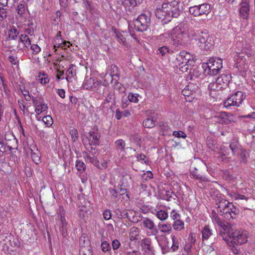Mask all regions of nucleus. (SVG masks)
I'll return each instance as SVG.
<instances>
[{
    "instance_id": "57",
    "label": "nucleus",
    "mask_w": 255,
    "mask_h": 255,
    "mask_svg": "<svg viewBox=\"0 0 255 255\" xmlns=\"http://www.w3.org/2000/svg\"><path fill=\"white\" fill-rule=\"evenodd\" d=\"M101 249L103 252H106L111 250V246L109 243L106 241H104L101 243Z\"/></svg>"
},
{
    "instance_id": "7",
    "label": "nucleus",
    "mask_w": 255,
    "mask_h": 255,
    "mask_svg": "<svg viewBox=\"0 0 255 255\" xmlns=\"http://www.w3.org/2000/svg\"><path fill=\"white\" fill-rule=\"evenodd\" d=\"M189 12L195 17L203 15H208L211 12V6L207 3H204L199 5L190 6Z\"/></svg>"
},
{
    "instance_id": "55",
    "label": "nucleus",
    "mask_w": 255,
    "mask_h": 255,
    "mask_svg": "<svg viewBox=\"0 0 255 255\" xmlns=\"http://www.w3.org/2000/svg\"><path fill=\"white\" fill-rule=\"evenodd\" d=\"M136 158L138 161H140L142 163H144L145 164H148V160L146 158L145 155L143 154H137L136 155Z\"/></svg>"
},
{
    "instance_id": "64",
    "label": "nucleus",
    "mask_w": 255,
    "mask_h": 255,
    "mask_svg": "<svg viewBox=\"0 0 255 255\" xmlns=\"http://www.w3.org/2000/svg\"><path fill=\"white\" fill-rule=\"evenodd\" d=\"M103 217L106 220H110L112 217V213L111 211L109 210H106L103 212Z\"/></svg>"
},
{
    "instance_id": "43",
    "label": "nucleus",
    "mask_w": 255,
    "mask_h": 255,
    "mask_svg": "<svg viewBox=\"0 0 255 255\" xmlns=\"http://www.w3.org/2000/svg\"><path fill=\"white\" fill-rule=\"evenodd\" d=\"M31 156L33 161L36 164H38L41 162L40 153L38 150L36 152L32 151Z\"/></svg>"
},
{
    "instance_id": "32",
    "label": "nucleus",
    "mask_w": 255,
    "mask_h": 255,
    "mask_svg": "<svg viewBox=\"0 0 255 255\" xmlns=\"http://www.w3.org/2000/svg\"><path fill=\"white\" fill-rule=\"evenodd\" d=\"M139 231L137 227H132L130 229L129 232V238L131 241H133L138 239Z\"/></svg>"
},
{
    "instance_id": "40",
    "label": "nucleus",
    "mask_w": 255,
    "mask_h": 255,
    "mask_svg": "<svg viewBox=\"0 0 255 255\" xmlns=\"http://www.w3.org/2000/svg\"><path fill=\"white\" fill-rule=\"evenodd\" d=\"M171 238L172 242V244L171 247V250L173 252L177 251L179 249V240L177 237L174 235H171Z\"/></svg>"
},
{
    "instance_id": "24",
    "label": "nucleus",
    "mask_w": 255,
    "mask_h": 255,
    "mask_svg": "<svg viewBox=\"0 0 255 255\" xmlns=\"http://www.w3.org/2000/svg\"><path fill=\"white\" fill-rule=\"evenodd\" d=\"M27 10V5L24 0H21L18 4L16 8V11L20 17L25 18Z\"/></svg>"
},
{
    "instance_id": "14",
    "label": "nucleus",
    "mask_w": 255,
    "mask_h": 255,
    "mask_svg": "<svg viewBox=\"0 0 255 255\" xmlns=\"http://www.w3.org/2000/svg\"><path fill=\"white\" fill-rule=\"evenodd\" d=\"M80 245L81 248L80 250L79 255H93L91 248L89 246V240L88 238L82 236L80 239Z\"/></svg>"
},
{
    "instance_id": "44",
    "label": "nucleus",
    "mask_w": 255,
    "mask_h": 255,
    "mask_svg": "<svg viewBox=\"0 0 255 255\" xmlns=\"http://www.w3.org/2000/svg\"><path fill=\"white\" fill-rule=\"evenodd\" d=\"M155 121L153 118H147L143 122V126L146 128H151L155 126Z\"/></svg>"
},
{
    "instance_id": "6",
    "label": "nucleus",
    "mask_w": 255,
    "mask_h": 255,
    "mask_svg": "<svg viewBox=\"0 0 255 255\" xmlns=\"http://www.w3.org/2000/svg\"><path fill=\"white\" fill-rule=\"evenodd\" d=\"M198 46L199 48L203 50H211L214 47V41L212 37L209 36L207 30H205L203 32H201L198 39Z\"/></svg>"
},
{
    "instance_id": "50",
    "label": "nucleus",
    "mask_w": 255,
    "mask_h": 255,
    "mask_svg": "<svg viewBox=\"0 0 255 255\" xmlns=\"http://www.w3.org/2000/svg\"><path fill=\"white\" fill-rule=\"evenodd\" d=\"M227 244L231 248L232 252L235 255H238L240 253V250L236 247V245L234 243L229 242V241H225Z\"/></svg>"
},
{
    "instance_id": "37",
    "label": "nucleus",
    "mask_w": 255,
    "mask_h": 255,
    "mask_svg": "<svg viewBox=\"0 0 255 255\" xmlns=\"http://www.w3.org/2000/svg\"><path fill=\"white\" fill-rule=\"evenodd\" d=\"M242 45L243 46L241 49V51L243 53L246 54L248 55H251L252 53V46L250 44L247 43H242V42H239V46Z\"/></svg>"
},
{
    "instance_id": "1",
    "label": "nucleus",
    "mask_w": 255,
    "mask_h": 255,
    "mask_svg": "<svg viewBox=\"0 0 255 255\" xmlns=\"http://www.w3.org/2000/svg\"><path fill=\"white\" fill-rule=\"evenodd\" d=\"M181 11L180 1L173 0L163 3L161 7L156 9L155 14L158 18L169 21L172 17H178Z\"/></svg>"
},
{
    "instance_id": "21",
    "label": "nucleus",
    "mask_w": 255,
    "mask_h": 255,
    "mask_svg": "<svg viewBox=\"0 0 255 255\" xmlns=\"http://www.w3.org/2000/svg\"><path fill=\"white\" fill-rule=\"evenodd\" d=\"M231 80V76L230 74H222L216 79V81L222 90L227 87Z\"/></svg>"
},
{
    "instance_id": "22",
    "label": "nucleus",
    "mask_w": 255,
    "mask_h": 255,
    "mask_svg": "<svg viewBox=\"0 0 255 255\" xmlns=\"http://www.w3.org/2000/svg\"><path fill=\"white\" fill-rule=\"evenodd\" d=\"M117 3L124 6L126 10L130 11L131 8L140 3L142 0H116Z\"/></svg>"
},
{
    "instance_id": "51",
    "label": "nucleus",
    "mask_w": 255,
    "mask_h": 255,
    "mask_svg": "<svg viewBox=\"0 0 255 255\" xmlns=\"http://www.w3.org/2000/svg\"><path fill=\"white\" fill-rule=\"evenodd\" d=\"M229 195L231 196V197L234 200H243L245 199L247 200V198L245 197V196L243 195H241L240 194H238L236 192H231L229 194Z\"/></svg>"
},
{
    "instance_id": "33",
    "label": "nucleus",
    "mask_w": 255,
    "mask_h": 255,
    "mask_svg": "<svg viewBox=\"0 0 255 255\" xmlns=\"http://www.w3.org/2000/svg\"><path fill=\"white\" fill-rule=\"evenodd\" d=\"M89 212V207L82 206L79 207V209L78 211V214L80 218L85 219L87 217L88 214Z\"/></svg>"
},
{
    "instance_id": "29",
    "label": "nucleus",
    "mask_w": 255,
    "mask_h": 255,
    "mask_svg": "<svg viewBox=\"0 0 255 255\" xmlns=\"http://www.w3.org/2000/svg\"><path fill=\"white\" fill-rule=\"evenodd\" d=\"M231 203L225 199H221L218 201L217 203L218 211H220L224 214V211H226L229 208L228 206L230 205Z\"/></svg>"
},
{
    "instance_id": "47",
    "label": "nucleus",
    "mask_w": 255,
    "mask_h": 255,
    "mask_svg": "<svg viewBox=\"0 0 255 255\" xmlns=\"http://www.w3.org/2000/svg\"><path fill=\"white\" fill-rule=\"evenodd\" d=\"M139 95L138 94L129 93L128 95V98L129 102L137 103L139 101Z\"/></svg>"
},
{
    "instance_id": "56",
    "label": "nucleus",
    "mask_w": 255,
    "mask_h": 255,
    "mask_svg": "<svg viewBox=\"0 0 255 255\" xmlns=\"http://www.w3.org/2000/svg\"><path fill=\"white\" fill-rule=\"evenodd\" d=\"M18 34V32L16 28H13L11 29L9 31V37L11 39L14 40L17 37Z\"/></svg>"
},
{
    "instance_id": "11",
    "label": "nucleus",
    "mask_w": 255,
    "mask_h": 255,
    "mask_svg": "<svg viewBox=\"0 0 255 255\" xmlns=\"http://www.w3.org/2000/svg\"><path fill=\"white\" fill-rule=\"evenodd\" d=\"M198 87L193 84H190L186 86L182 91V94L185 97L187 102H191L195 97Z\"/></svg>"
},
{
    "instance_id": "17",
    "label": "nucleus",
    "mask_w": 255,
    "mask_h": 255,
    "mask_svg": "<svg viewBox=\"0 0 255 255\" xmlns=\"http://www.w3.org/2000/svg\"><path fill=\"white\" fill-rule=\"evenodd\" d=\"M59 217V230L63 236H65L67 228V222L65 219V212L62 208H60L58 212Z\"/></svg>"
},
{
    "instance_id": "58",
    "label": "nucleus",
    "mask_w": 255,
    "mask_h": 255,
    "mask_svg": "<svg viewBox=\"0 0 255 255\" xmlns=\"http://www.w3.org/2000/svg\"><path fill=\"white\" fill-rule=\"evenodd\" d=\"M173 135H174L175 137H178V138H185L186 137V134L181 130L179 131H174L173 132Z\"/></svg>"
},
{
    "instance_id": "52",
    "label": "nucleus",
    "mask_w": 255,
    "mask_h": 255,
    "mask_svg": "<svg viewBox=\"0 0 255 255\" xmlns=\"http://www.w3.org/2000/svg\"><path fill=\"white\" fill-rule=\"evenodd\" d=\"M73 66V65H72V66L69 67V69L67 70L66 73V79L67 80V81H69L70 79L73 78L74 76L75 75V72L72 68Z\"/></svg>"
},
{
    "instance_id": "59",
    "label": "nucleus",
    "mask_w": 255,
    "mask_h": 255,
    "mask_svg": "<svg viewBox=\"0 0 255 255\" xmlns=\"http://www.w3.org/2000/svg\"><path fill=\"white\" fill-rule=\"evenodd\" d=\"M8 60L11 64H17L19 62L17 57L14 54L9 55L8 56Z\"/></svg>"
},
{
    "instance_id": "42",
    "label": "nucleus",
    "mask_w": 255,
    "mask_h": 255,
    "mask_svg": "<svg viewBox=\"0 0 255 255\" xmlns=\"http://www.w3.org/2000/svg\"><path fill=\"white\" fill-rule=\"evenodd\" d=\"M173 228L175 230L181 231L184 228V223L180 220H177L174 222Z\"/></svg>"
},
{
    "instance_id": "60",
    "label": "nucleus",
    "mask_w": 255,
    "mask_h": 255,
    "mask_svg": "<svg viewBox=\"0 0 255 255\" xmlns=\"http://www.w3.org/2000/svg\"><path fill=\"white\" fill-rule=\"evenodd\" d=\"M29 47L32 52L35 54L39 53L41 51V48L37 44H31Z\"/></svg>"
},
{
    "instance_id": "18",
    "label": "nucleus",
    "mask_w": 255,
    "mask_h": 255,
    "mask_svg": "<svg viewBox=\"0 0 255 255\" xmlns=\"http://www.w3.org/2000/svg\"><path fill=\"white\" fill-rule=\"evenodd\" d=\"M182 27L184 30H185V35L187 37L188 42L191 40L196 39L197 36L198 35L199 37L201 35V32H204V31L200 30L195 31L193 27H189L187 25L185 27Z\"/></svg>"
},
{
    "instance_id": "5",
    "label": "nucleus",
    "mask_w": 255,
    "mask_h": 255,
    "mask_svg": "<svg viewBox=\"0 0 255 255\" xmlns=\"http://www.w3.org/2000/svg\"><path fill=\"white\" fill-rule=\"evenodd\" d=\"M172 39L176 46L185 45L189 43L185 30L181 26L174 27L172 33Z\"/></svg>"
},
{
    "instance_id": "3",
    "label": "nucleus",
    "mask_w": 255,
    "mask_h": 255,
    "mask_svg": "<svg viewBox=\"0 0 255 255\" xmlns=\"http://www.w3.org/2000/svg\"><path fill=\"white\" fill-rule=\"evenodd\" d=\"M150 23V14L149 12H145L140 14L133 21L134 28L140 32L147 30Z\"/></svg>"
},
{
    "instance_id": "49",
    "label": "nucleus",
    "mask_w": 255,
    "mask_h": 255,
    "mask_svg": "<svg viewBox=\"0 0 255 255\" xmlns=\"http://www.w3.org/2000/svg\"><path fill=\"white\" fill-rule=\"evenodd\" d=\"M169 51V49L167 46H162L158 48L156 50V54L157 55L163 56L165 55L166 53H168Z\"/></svg>"
},
{
    "instance_id": "9",
    "label": "nucleus",
    "mask_w": 255,
    "mask_h": 255,
    "mask_svg": "<svg viewBox=\"0 0 255 255\" xmlns=\"http://www.w3.org/2000/svg\"><path fill=\"white\" fill-rule=\"evenodd\" d=\"M33 106L35 108V112L36 113V119L40 121H41V117L39 116L40 114L47 112L48 110L47 104L43 100L39 99H33Z\"/></svg>"
},
{
    "instance_id": "2",
    "label": "nucleus",
    "mask_w": 255,
    "mask_h": 255,
    "mask_svg": "<svg viewBox=\"0 0 255 255\" xmlns=\"http://www.w3.org/2000/svg\"><path fill=\"white\" fill-rule=\"evenodd\" d=\"M225 241L234 243L236 245H242L248 241V233L243 230H235L230 226L225 233Z\"/></svg>"
},
{
    "instance_id": "25",
    "label": "nucleus",
    "mask_w": 255,
    "mask_h": 255,
    "mask_svg": "<svg viewBox=\"0 0 255 255\" xmlns=\"http://www.w3.org/2000/svg\"><path fill=\"white\" fill-rule=\"evenodd\" d=\"M229 208L226 211H224L225 213V217L226 218H231L232 219L235 218V216L238 214L239 213V211L238 209L235 207L232 203H231Z\"/></svg>"
},
{
    "instance_id": "23",
    "label": "nucleus",
    "mask_w": 255,
    "mask_h": 255,
    "mask_svg": "<svg viewBox=\"0 0 255 255\" xmlns=\"http://www.w3.org/2000/svg\"><path fill=\"white\" fill-rule=\"evenodd\" d=\"M30 45L31 41L29 37L25 34L21 35L17 48L19 49H22L24 47H29Z\"/></svg>"
},
{
    "instance_id": "36",
    "label": "nucleus",
    "mask_w": 255,
    "mask_h": 255,
    "mask_svg": "<svg viewBox=\"0 0 255 255\" xmlns=\"http://www.w3.org/2000/svg\"><path fill=\"white\" fill-rule=\"evenodd\" d=\"M71 45V44L69 41L61 40L60 42H56L53 46V49L54 52H56L57 50L56 47H61L62 48L66 49L67 47H69Z\"/></svg>"
},
{
    "instance_id": "27",
    "label": "nucleus",
    "mask_w": 255,
    "mask_h": 255,
    "mask_svg": "<svg viewBox=\"0 0 255 255\" xmlns=\"http://www.w3.org/2000/svg\"><path fill=\"white\" fill-rule=\"evenodd\" d=\"M151 213L155 214L156 217L161 221L166 220L168 217V214L165 210L157 211L155 209H153L151 210Z\"/></svg>"
},
{
    "instance_id": "45",
    "label": "nucleus",
    "mask_w": 255,
    "mask_h": 255,
    "mask_svg": "<svg viewBox=\"0 0 255 255\" xmlns=\"http://www.w3.org/2000/svg\"><path fill=\"white\" fill-rule=\"evenodd\" d=\"M75 167L77 170L80 172H83L86 169L85 163L80 160H77L76 161Z\"/></svg>"
},
{
    "instance_id": "30",
    "label": "nucleus",
    "mask_w": 255,
    "mask_h": 255,
    "mask_svg": "<svg viewBox=\"0 0 255 255\" xmlns=\"http://www.w3.org/2000/svg\"><path fill=\"white\" fill-rule=\"evenodd\" d=\"M213 231L208 225L205 226L202 231V238L203 241L207 240L212 235Z\"/></svg>"
},
{
    "instance_id": "16",
    "label": "nucleus",
    "mask_w": 255,
    "mask_h": 255,
    "mask_svg": "<svg viewBox=\"0 0 255 255\" xmlns=\"http://www.w3.org/2000/svg\"><path fill=\"white\" fill-rule=\"evenodd\" d=\"M142 251L145 255H154L153 247L151 246V239L148 238L143 239L141 241Z\"/></svg>"
},
{
    "instance_id": "35",
    "label": "nucleus",
    "mask_w": 255,
    "mask_h": 255,
    "mask_svg": "<svg viewBox=\"0 0 255 255\" xmlns=\"http://www.w3.org/2000/svg\"><path fill=\"white\" fill-rule=\"evenodd\" d=\"M208 89L210 91V95L213 97H215V91H218L221 90L222 89L219 87V86L215 81L210 83L208 85Z\"/></svg>"
},
{
    "instance_id": "12",
    "label": "nucleus",
    "mask_w": 255,
    "mask_h": 255,
    "mask_svg": "<svg viewBox=\"0 0 255 255\" xmlns=\"http://www.w3.org/2000/svg\"><path fill=\"white\" fill-rule=\"evenodd\" d=\"M112 30L115 34V37L118 39L119 42L123 43V44L126 47L129 48L130 45L128 42V41L130 40L131 38L135 39L133 35L132 34H127L126 35L122 34L121 32H118L116 28L115 27L112 28Z\"/></svg>"
},
{
    "instance_id": "63",
    "label": "nucleus",
    "mask_w": 255,
    "mask_h": 255,
    "mask_svg": "<svg viewBox=\"0 0 255 255\" xmlns=\"http://www.w3.org/2000/svg\"><path fill=\"white\" fill-rule=\"evenodd\" d=\"M220 154V158L222 162H227L229 161V158L227 156V153L226 152H222Z\"/></svg>"
},
{
    "instance_id": "10",
    "label": "nucleus",
    "mask_w": 255,
    "mask_h": 255,
    "mask_svg": "<svg viewBox=\"0 0 255 255\" xmlns=\"http://www.w3.org/2000/svg\"><path fill=\"white\" fill-rule=\"evenodd\" d=\"M176 60L180 64H192L197 62V58L190 53L182 51L177 56Z\"/></svg>"
},
{
    "instance_id": "46",
    "label": "nucleus",
    "mask_w": 255,
    "mask_h": 255,
    "mask_svg": "<svg viewBox=\"0 0 255 255\" xmlns=\"http://www.w3.org/2000/svg\"><path fill=\"white\" fill-rule=\"evenodd\" d=\"M115 213L116 214L117 217L119 219H123L128 217V212L123 210H121L120 209H117Z\"/></svg>"
},
{
    "instance_id": "28",
    "label": "nucleus",
    "mask_w": 255,
    "mask_h": 255,
    "mask_svg": "<svg viewBox=\"0 0 255 255\" xmlns=\"http://www.w3.org/2000/svg\"><path fill=\"white\" fill-rule=\"evenodd\" d=\"M97 85V81L94 78H90L84 81L83 87L84 89L92 90L95 88Z\"/></svg>"
},
{
    "instance_id": "38",
    "label": "nucleus",
    "mask_w": 255,
    "mask_h": 255,
    "mask_svg": "<svg viewBox=\"0 0 255 255\" xmlns=\"http://www.w3.org/2000/svg\"><path fill=\"white\" fill-rule=\"evenodd\" d=\"M44 124L45 127L49 128L53 124V119L50 115L44 116L42 118H41V121Z\"/></svg>"
},
{
    "instance_id": "8",
    "label": "nucleus",
    "mask_w": 255,
    "mask_h": 255,
    "mask_svg": "<svg viewBox=\"0 0 255 255\" xmlns=\"http://www.w3.org/2000/svg\"><path fill=\"white\" fill-rule=\"evenodd\" d=\"M142 225L146 229L150 231L149 236H155V240L159 243V237L157 236L158 233V230L156 228L153 221L148 218H143L142 220Z\"/></svg>"
},
{
    "instance_id": "20",
    "label": "nucleus",
    "mask_w": 255,
    "mask_h": 255,
    "mask_svg": "<svg viewBox=\"0 0 255 255\" xmlns=\"http://www.w3.org/2000/svg\"><path fill=\"white\" fill-rule=\"evenodd\" d=\"M205 72L212 76L217 75L222 69V65H202Z\"/></svg>"
},
{
    "instance_id": "41",
    "label": "nucleus",
    "mask_w": 255,
    "mask_h": 255,
    "mask_svg": "<svg viewBox=\"0 0 255 255\" xmlns=\"http://www.w3.org/2000/svg\"><path fill=\"white\" fill-rule=\"evenodd\" d=\"M223 64V60L222 58L212 56L208 59L207 62L203 64Z\"/></svg>"
},
{
    "instance_id": "31",
    "label": "nucleus",
    "mask_w": 255,
    "mask_h": 255,
    "mask_svg": "<svg viewBox=\"0 0 255 255\" xmlns=\"http://www.w3.org/2000/svg\"><path fill=\"white\" fill-rule=\"evenodd\" d=\"M157 227L158 230L163 233L169 234L172 230V226L170 223H159Z\"/></svg>"
},
{
    "instance_id": "15",
    "label": "nucleus",
    "mask_w": 255,
    "mask_h": 255,
    "mask_svg": "<svg viewBox=\"0 0 255 255\" xmlns=\"http://www.w3.org/2000/svg\"><path fill=\"white\" fill-rule=\"evenodd\" d=\"M250 10V0H241L239 5V13L240 16L243 19H247Z\"/></svg>"
},
{
    "instance_id": "61",
    "label": "nucleus",
    "mask_w": 255,
    "mask_h": 255,
    "mask_svg": "<svg viewBox=\"0 0 255 255\" xmlns=\"http://www.w3.org/2000/svg\"><path fill=\"white\" fill-rule=\"evenodd\" d=\"M7 16V12L6 9L3 7H0V21H2Z\"/></svg>"
},
{
    "instance_id": "62",
    "label": "nucleus",
    "mask_w": 255,
    "mask_h": 255,
    "mask_svg": "<svg viewBox=\"0 0 255 255\" xmlns=\"http://www.w3.org/2000/svg\"><path fill=\"white\" fill-rule=\"evenodd\" d=\"M170 217L172 220L176 221L179 220L180 215L175 210H173L170 213Z\"/></svg>"
},
{
    "instance_id": "4",
    "label": "nucleus",
    "mask_w": 255,
    "mask_h": 255,
    "mask_svg": "<svg viewBox=\"0 0 255 255\" xmlns=\"http://www.w3.org/2000/svg\"><path fill=\"white\" fill-rule=\"evenodd\" d=\"M246 95L241 91H237L232 94L223 103V107L228 109L232 106L239 107L246 99Z\"/></svg>"
},
{
    "instance_id": "19",
    "label": "nucleus",
    "mask_w": 255,
    "mask_h": 255,
    "mask_svg": "<svg viewBox=\"0 0 255 255\" xmlns=\"http://www.w3.org/2000/svg\"><path fill=\"white\" fill-rule=\"evenodd\" d=\"M214 118L216 119L217 122L221 124H228L234 122L233 116L225 112L220 113L214 117Z\"/></svg>"
},
{
    "instance_id": "39",
    "label": "nucleus",
    "mask_w": 255,
    "mask_h": 255,
    "mask_svg": "<svg viewBox=\"0 0 255 255\" xmlns=\"http://www.w3.org/2000/svg\"><path fill=\"white\" fill-rule=\"evenodd\" d=\"M85 160L87 162H90L96 166L99 165V161L97 157L93 154H87L85 157Z\"/></svg>"
},
{
    "instance_id": "13",
    "label": "nucleus",
    "mask_w": 255,
    "mask_h": 255,
    "mask_svg": "<svg viewBox=\"0 0 255 255\" xmlns=\"http://www.w3.org/2000/svg\"><path fill=\"white\" fill-rule=\"evenodd\" d=\"M212 222L214 224H217L220 227V235L222 238H225V233L230 226L228 223L224 222L220 219L216 213L213 212L211 215Z\"/></svg>"
},
{
    "instance_id": "48",
    "label": "nucleus",
    "mask_w": 255,
    "mask_h": 255,
    "mask_svg": "<svg viewBox=\"0 0 255 255\" xmlns=\"http://www.w3.org/2000/svg\"><path fill=\"white\" fill-rule=\"evenodd\" d=\"M115 145L117 149L123 151L125 148L126 143L123 139H118L115 142Z\"/></svg>"
},
{
    "instance_id": "26",
    "label": "nucleus",
    "mask_w": 255,
    "mask_h": 255,
    "mask_svg": "<svg viewBox=\"0 0 255 255\" xmlns=\"http://www.w3.org/2000/svg\"><path fill=\"white\" fill-rule=\"evenodd\" d=\"M88 139L90 141V143L93 145H98L99 143V140L100 135L97 131H90L89 132Z\"/></svg>"
},
{
    "instance_id": "54",
    "label": "nucleus",
    "mask_w": 255,
    "mask_h": 255,
    "mask_svg": "<svg viewBox=\"0 0 255 255\" xmlns=\"http://www.w3.org/2000/svg\"><path fill=\"white\" fill-rule=\"evenodd\" d=\"M160 40L163 42H166L169 40V39H172V34L169 32H165L159 36Z\"/></svg>"
},
{
    "instance_id": "53",
    "label": "nucleus",
    "mask_w": 255,
    "mask_h": 255,
    "mask_svg": "<svg viewBox=\"0 0 255 255\" xmlns=\"http://www.w3.org/2000/svg\"><path fill=\"white\" fill-rule=\"evenodd\" d=\"M70 134L71 136V139L73 141H75L78 139L79 136L77 129L75 128H71L70 129Z\"/></svg>"
},
{
    "instance_id": "34",
    "label": "nucleus",
    "mask_w": 255,
    "mask_h": 255,
    "mask_svg": "<svg viewBox=\"0 0 255 255\" xmlns=\"http://www.w3.org/2000/svg\"><path fill=\"white\" fill-rule=\"evenodd\" d=\"M37 80L42 85H45L49 82V79L47 74L44 72H39Z\"/></svg>"
}]
</instances>
